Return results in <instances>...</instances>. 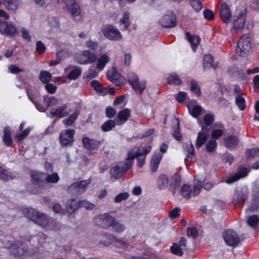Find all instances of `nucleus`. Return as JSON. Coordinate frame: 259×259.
<instances>
[{"mask_svg": "<svg viewBox=\"0 0 259 259\" xmlns=\"http://www.w3.org/2000/svg\"><path fill=\"white\" fill-rule=\"evenodd\" d=\"M75 132L73 129L63 130L59 135V142L61 147H68L72 145Z\"/></svg>", "mask_w": 259, "mask_h": 259, "instance_id": "4", "label": "nucleus"}, {"mask_svg": "<svg viewBox=\"0 0 259 259\" xmlns=\"http://www.w3.org/2000/svg\"><path fill=\"white\" fill-rule=\"evenodd\" d=\"M223 238L229 246H236L240 242V239L237 234L232 230H228L225 231Z\"/></svg>", "mask_w": 259, "mask_h": 259, "instance_id": "11", "label": "nucleus"}, {"mask_svg": "<svg viewBox=\"0 0 259 259\" xmlns=\"http://www.w3.org/2000/svg\"><path fill=\"white\" fill-rule=\"evenodd\" d=\"M190 5L196 12H199L203 8L202 3L199 0H190Z\"/></svg>", "mask_w": 259, "mask_h": 259, "instance_id": "54", "label": "nucleus"}, {"mask_svg": "<svg viewBox=\"0 0 259 259\" xmlns=\"http://www.w3.org/2000/svg\"><path fill=\"white\" fill-rule=\"evenodd\" d=\"M104 35L111 40L118 41L122 38L119 31L114 26L109 25L102 30Z\"/></svg>", "mask_w": 259, "mask_h": 259, "instance_id": "8", "label": "nucleus"}, {"mask_svg": "<svg viewBox=\"0 0 259 259\" xmlns=\"http://www.w3.org/2000/svg\"><path fill=\"white\" fill-rule=\"evenodd\" d=\"M131 116V110L128 108H124L117 114V119L115 120L117 125H121L125 123Z\"/></svg>", "mask_w": 259, "mask_h": 259, "instance_id": "21", "label": "nucleus"}, {"mask_svg": "<svg viewBox=\"0 0 259 259\" xmlns=\"http://www.w3.org/2000/svg\"><path fill=\"white\" fill-rule=\"evenodd\" d=\"M185 34L187 40L191 44L192 50L195 52L197 50L198 46L200 44V37L197 35H192L189 32H186Z\"/></svg>", "mask_w": 259, "mask_h": 259, "instance_id": "29", "label": "nucleus"}, {"mask_svg": "<svg viewBox=\"0 0 259 259\" xmlns=\"http://www.w3.org/2000/svg\"><path fill=\"white\" fill-rule=\"evenodd\" d=\"M250 34H242L237 42L236 51L239 56H246L251 49Z\"/></svg>", "mask_w": 259, "mask_h": 259, "instance_id": "1", "label": "nucleus"}, {"mask_svg": "<svg viewBox=\"0 0 259 259\" xmlns=\"http://www.w3.org/2000/svg\"><path fill=\"white\" fill-rule=\"evenodd\" d=\"M249 170L246 167H239L238 168V170L236 174L239 176V179L246 177L247 175Z\"/></svg>", "mask_w": 259, "mask_h": 259, "instance_id": "58", "label": "nucleus"}, {"mask_svg": "<svg viewBox=\"0 0 259 259\" xmlns=\"http://www.w3.org/2000/svg\"><path fill=\"white\" fill-rule=\"evenodd\" d=\"M245 23V16L243 14H240L237 19L234 21L233 28L238 31L244 28Z\"/></svg>", "mask_w": 259, "mask_h": 259, "instance_id": "34", "label": "nucleus"}, {"mask_svg": "<svg viewBox=\"0 0 259 259\" xmlns=\"http://www.w3.org/2000/svg\"><path fill=\"white\" fill-rule=\"evenodd\" d=\"M214 121V116L212 114L207 113L203 117V122L205 125V127L211 125Z\"/></svg>", "mask_w": 259, "mask_h": 259, "instance_id": "53", "label": "nucleus"}, {"mask_svg": "<svg viewBox=\"0 0 259 259\" xmlns=\"http://www.w3.org/2000/svg\"><path fill=\"white\" fill-rule=\"evenodd\" d=\"M79 115V111L75 110L73 113L71 114L66 119H64L63 121V123L67 126H71L75 122Z\"/></svg>", "mask_w": 259, "mask_h": 259, "instance_id": "43", "label": "nucleus"}, {"mask_svg": "<svg viewBox=\"0 0 259 259\" xmlns=\"http://www.w3.org/2000/svg\"><path fill=\"white\" fill-rule=\"evenodd\" d=\"M258 217L257 215L255 214L250 216L247 220L248 225L253 228L255 227L258 224Z\"/></svg>", "mask_w": 259, "mask_h": 259, "instance_id": "57", "label": "nucleus"}, {"mask_svg": "<svg viewBox=\"0 0 259 259\" xmlns=\"http://www.w3.org/2000/svg\"><path fill=\"white\" fill-rule=\"evenodd\" d=\"M45 180L48 183H56L59 180V177L57 172H53L51 175H48Z\"/></svg>", "mask_w": 259, "mask_h": 259, "instance_id": "55", "label": "nucleus"}, {"mask_svg": "<svg viewBox=\"0 0 259 259\" xmlns=\"http://www.w3.org/2000/svg\"><path fill=\"white\" fill-rule=\"evenodd\" d=\"M178 125L177 128L172 133L173 137L178 141H181L182 140V136L180 133V122L179 121H178L177 122Z\"/></svg>", "mask_w": 259, "mask_h": 259, "instance_id": "60", "label": "nucleus"}, {"mask_svg": "<svg viewBox=\"0 0 259 259\" xmlns=\"http://www.w3.org/2000/svg\"><path fill=\"white\" fill-rule=\"evenodd\" d=\"M202 110V108L200 105H195L190 111V113L193 117L197 118L201 114Z\"/></svg>", "mask_w": 259, "mask_h": 259, "instance_id": "56", "label": "nucleus"}, {"mask_svg": "<svg viewBox=\"0 0 259 259\" xmlns=\"http://www.w3.org/2000/svg\"><path fill=\"white\" fill-rule=\"evenodd\" d=\"M0 4L7 9L15 11L19 7L20 2L19 0H0Z\"/></svg>", "mask_w": 259, "mask_h": 259, "instance_id": "30", "label": "nucleus"}, {"mask_svg": "<svg viewBox=\"0 0 259 259\" xmlns=\"http://www.w3.org/2000/svg\"><path fill=\"white\" fill-rule=\"evenodd\" d=\"M76 60L77 62L80 64H91L97 60V56L90 51L85 50L76 56Z\"/></svg>", "mask_w": 259, "mask_h": 259, "instance_id": "7", "label": "nucleus"}, {"mask_svg": "<svg viewBox=\"0 0 259 259\" xmlns=\"http://www.w3.org/2000/svg\"><path fill=\"white\" fill-rule=\"evenodd\" d=\"M181 195L187 199H189L192 195V188L190 185L184 184L180 190Z\"/></svg>", "mask_w": 259, "mask_h": 259, "instance_id": "41", "label": "nucleus"}, {"mask_svg": "<svg viewBox=\"0 0 259 259\" xmlns=\"http://www.w3.org/2000/svg\"><path fill=\"white\" fill-rule=\"evenodd\" d=\"M204 18L207 20L211 21L214 18V13L210 10L206 9L203 11Z\"/></svg>", "mask_w": 259, "mask_h": 259, "instance_id": "64", "label": "nucleus"}, {"mask_svg": "<svg viewBox=\"0 0 259 259\" xmlns=\"http://www.w3.org/2000/svg\"><path fill=\"white\" fill-rule=\"evenodd\" d=\"M31 128L30 127H27L21 133L16 134L15 138L17 140V142H20L24 140L27 136L29 135L30 132Z\"/></svg>", "mask_w": 259, "mask_h": 259, "instance_id": "51", "label": "nucleus"}, {"mask_svg": "<svg viewBox=\"0 0 259 259\" xmlns=\"http://www.w3.org/2000/svg\"><path fill=\"white\" fill-rule=\"evenodd\" d=\"M2 140L6 146L10 147L12 146L13 140L11 137V132L9 126H6L4 128Z\"/></svg>", "mask_w": 259, "mask_h": 259, "instance_id": "32", "label": "nucleus"}, {"mask_svg": "<svg viewBox=\"0 0 259 259\" xmlns=\"http://www.w3.org/2000/svg\"><path fill=\"white\" fill-rule=\"evenodd\" d=\"M157 186L159 190L165 189L168 184L167 177L165 175H160L157 180Z\"/></svg>", "mask_w": 259, "mask_h": 259, "instance_id": "44", "label": "nucleus"}, {"mask_svg": "<svg viewBox=\"0 0 259 259\" xmlns=\"http://www.w3.org/2000/svg\"><path fill=\"white\" fill-rule=\"evenodd\" d=\"M68 69H73L67 75L70 80H76L81 75L82 70L79 67L70 66Z\"/></svg>", "mask_w": 259, "mask_h": 259, "instance_id": "31", "label": "nucleus"}, {"mask_svg": "<svg viewBox=\"0 0 259 259\" xmlns=\"http://www.w3.org/2000/svg\"><path fill=\"white\" fill-rule=\"evenodd\" d=\"M120 74L117 72L115 67H113L110 71L107 73L108 79L116 86L120 85V82L119 80Z\"/></svg>", "mask_w": 259, "mask_h": 259, "instance_id": "26", "label": "nucleus"}, {"mask_svg": "<svg viewBox=\"0 0 259 259\" xmlns=\"http://www.w3.org/2000/svg\"><path fill=\"white\" fill-rule=\"evenodd\" d=\"M235 103L241 111H244L246 107L245 99L240 95H237L235 98Z\"/></svg>", "mask_w": 259, "mask_h": 259, "instance_id": "47", "label": "nucleus"}, {"mask_svg": "<svg viewBox=\"0 0 259 259\" xmlns=\"http://www.w3.org/2000/svg\"><path fill=\"white\" fill-rule=\"evenodd\" d=\"M128 82L132 86L133 90L136 92H138L140 95L142 94L146 87V81L145 80L140 81L138 75L135 74L128 75Z\"/></svg>", "mask_w": 259, "mask_h": 259, "instance_id": "6", "label": "nucleus"}, {"mask_svg": "<svg viewBox=\"0 0 259 259\" xmlns=\"http://www.w3.org/2000/svg\"><path fill=\"white\" fill-rule=\"evenodd\" d=\"M160 25L164 28H172L177 25V17L172 11L167 12L160 20Z\"/></svg>", "mask_w": 259, "mask_h": 259, "instance_id": "9", "label": "nucleus"}, {"mask_svg": "<svg viewBox=\"0 0 259 259\" xmlns=\"http://www.w3.org/2000/svg\"><path fill=\"white\" fill-rule=\"evenodd\" d=\"M35 219V223L44 228H46L49 226V219L48 218L42 213H39L38 217H33Z\"/></svg>", "mask_w": 259, "mask_h": 259, "instance_id": "36", "label": "nucleus"}, {"mask_svg": "<svg viewBox=\"0 0 259 259\" xmlns=\"http://www.w3.org/2000/svg\"><path fill=\"white\" fill-rule=\"evenodd\" d=\"M162 158V155L160 152H155L154 153L150 162V167L152 172L157 171Z\"/></svg>", "mask_w": 259, "mask_h": 259, "instance_id": "27", "label": "nucleus"}, {"mask_svg": "<svg viewBox=\"0 0 259 259\" xmlns=\"http://www.w3.org/2000/svg\"><path fill=\"white\" fill-rule=\"evenodd\" d=\"M116 114V111L112 107L108 106L106 108L105 115L107 117L111 119Z\"/></svg>", "mask_w": 259, "mask_h": 259, "instance_id": "59", "label": "nucleus"}, {"mask_svg": "<svg viewBox=\"0 0 259 259\" xmlns=\"http://www.w3.org/2000/svg\"><path fill=\"white\" fill-rule=\"evenodd\" d=\"M44 101L48 107L54 106L58 103L57 98L53 97H49V96H44Z\"/></svg>", "mask_w": 259, "mask_h": 259, "instance_id": "50", "label": "nucleus"}, {"mask_svg": "<svg viewBox=\"0 0 259 259\" xmlns=\"http://www.w3.org/2000/svg\"><path fill=\"white\" fill-rule=\"evenodd\" d=\"M129 197V195L127 192L120 193L117 195L114 198V202L119 203L122 200H126Z\"/></svg>", "mask_w": 259, "mask_h": 259, "instance_id": "62", "label": "nucleus"}, {"mask_svg": "<svg viewBox=\"0 0 259 259\" xmlns=\"http://www.w3.org/2000/svg\"><path fill=\"white\" fill-rule=\"evenodd\" d=\"M111 228H112V229L114 232L117 233H121L125 229V227L123 224H120L116 221H115V223H114L113 225L112 226Z\"/></svg>", "mask_w": 259, "mask_h": 259, "instance_id": "61", "label": "nucleus"}, {"mask_svg": "<svg viewBox=\"0 0 259 259\" xmlns=\"http://www.w3.org/2000/svg\"><path fill=\"white\" fill-rule=\"evenodd\" d=\"M213 58L210 54H206L203 58V68L204 69H209L212 66Z\"/></svg>", "mask_w": 259, "mask_h": 259, "instance_id": "46", "label": "nucleus"}, {"mask_svg": "<svg viewBox=\"0 0 259 259\" xmlns=\"http://www.w3.org/2000/svg\"><path fill=\"white\" fill-rule=\"evenodd\" d=\"M202 132L198 134L197 137L196 147L197 149L200 148L206 141L207 135L209 133V128L202 125L201 127Z\"/></svg>", "mask_w": 259, "mask_h": 259, "instance_id": "19", "label": "nucleus"}, {"mask_svg": "<svg viewBox=\"0 0 259 259\" xmlns=\"http://www.w3.org/2000/svg\"><path fill=\"white\" fill-rule=\"evenodd\" d=\"M10 252L15 257H20L24 254L28 250V245L22 241H15L11 244Z\"/></svg>", "mask_w": 259, "mask_h": 259, "instance_id": "10", "label": "nucleus"}, {"mask_svg": "<svg viewBox=\"0 0 259 259\" xmlns=\"http://www.w3.org/2000/svg\"><path fill=\"white\" fill-rule=\"evenodd\" d=\"M183 249L177 243H173L170 247L171 253L179 256H182L183 255Z\"/></svg>", "mask_w": 259, "mask_h": 259, "instance_id": "49", "label": "nucleus"}, {"mask_svg": "<svg viewBox=\"0 0 259 259\" xmlns=\"http://www.w3.org/2000/svg\"><path fill=\"white\" fill-rule=\"evenodd\" d=\"M239 139L234 135H230L224 139V142L226 147L230 149H235L239 144Z\"/></svg>", "mask_w": 259, "mask_h": 259, "instance_id": "23", "label": "nucleus"}, {"mask_svg": "<svg viewBox=\"0 0 259 259\" xmlns=\"http://www.w3.org/2000/svg\"><path fill=\"white\" fill-rule=\"evenodd\" d=\"M191 91L193 92L197 97H200L201 96L200 88L197 81L194 80H192L191 81Z\"/></svg>", "mask_w": 259, "mask_h": 259, "instance_id": "52", "label": "nucleus"}, {"mask_svg": "<svg viewBox=\"0 0 259 259\" xmlns=\"http://www.w3.org/2000/svg\"><path fill=\"white\" fill-rule=\"evenodd\" d=\"M91 183V180L88 179L86 180H81L79 182H75L68 187V191L72 192V190H75L76 192H84L85 187Z\"/></svg>", "mask_w": 259, "mask_h": 259, "instance_id": "16", "label": "nucleus"}, {"mask_svg": "<svg viewBox=\"0 0 259 259\" xmlns=\"http://www.w3.org/2000/svg\"><path fill=\"white\" fill-rule=\"evenodd\" d=\"M83 147L88 150H98L100 146L103 144V140H97L88 137H83L82 139Z\"/></svg>", "mask_w": 259, "mask_h": 259, "instance_id": "14", "label": "nucleus"}, {"mask_svg": "<svg viewBox=\"0 0 259 259\" xmlns=\"http://www.w3.org/2000/svg\"><path fill=\"white\" fill-rule=\"evenodd\" d=\"M0 33L7 36L15 37L18 34L19 31L12 22L0 19Z\"/></svg>", "mask_w": 259, "mask_h": 259, "instance_id": "3", "label": "nucleus"}, {"mask_svg": "<svg viewBox=\"0 0 259 259\" xmlns=\"http://www.w3.org/2000/svg\"><path fill=\"white\" fill-rule=\"evenodd\" d=\"M106 237L107 241H100L99 244L100 245H103L105 246H108L113 243H117L118 245L122 248L127 247L128 244L122 240L121 239H118L116 236L112 234H109L108 233H104L103 234Z\"/></svg>", "mask_w": 259, "mask_h": 259, "instance_id": "13", "label": "nucleus"}, {"mask_svg": "<svg viewBox=\"0 0 259 259\" xmlns=\"http://www.w3.org/2000/svg\"><path fill=\"white\" fill-rule=\"evenodd\" d=\"M46 174L44 172L32 171L30 174L32 183L38 186H41L44 183V178Z\"/></svg>", "mask_w": 259, "mask_h": 259, "instance_id": "24", "label": "nucleus"}, {"mask_svg": "<svg viewBox=\"0 0 259 259\" xmlns=\"http://www.w3.org/2000/svg\"><path fill=\"white\" fill-rule=\"evenodd\" d=\"M67 107V104H64L62 106H61L56 109L54 111L52 110L50 113L53 116H57L60 118H62L68 114V112L65 111Z\"/></svg>", "mask_w": 259, "mask_h": 259, "instance_id": "33", "label": "nucleus"}, {"mask_svg": "<svg viewBox=\"0 0 259 259\" xmlns=\"http://www.w3.org/2000/svg\"><path fill=\"white\" fill-rule=\"evenodd\" d=\"M167 80L168 83L170 85H179L182 83L180 78L176 73L169 74Z\"/></svg>", "mask_w": 259, "mask_h": 259, "instance_id": "45", "label": "nucleus"}, {"mask_svg": "<svg viewBox=\"0 0 259 259\" xmlns=\"http://www.w3.org/2000/svg\"><path fill=\"white\" fill-rule=\"evenodd\" d=\"M120 165H115L112 167L110 170V175L111 178L115 180L120 179L124 176L130 168L124 164L123 162L119 163Z\"/></svg>", "mask_w": 259, "mask_h": 259, "instance_id": "12", "label": "nucleus"}, {"mask_svg": "<svg viewBox=\"0 0 259 259\" xmlns=\"http://www.w3.org/2000/svg\"><path fill=\"white\" fill-rule=\"evenodd\" d=\"M220 16L223 22L229 24L231 22L232 12L229 6L226 3H223L220 6Z\"/></svg>", "mask_w": 259, "mask_h": 259, "instance_id": "15", "label": "nucleus"}, {"mask_svg": "<svg viewBox=\"0 0 259 259\" xmlns=\"http://www.w3.org/2000/svg\"><path fill=\"white\" fill-rule=\"evenodd\" d=\"M217 145V143L216 141L213 140L209 141L206 144V151L208 152H212L216 148Z\"/></svg>", "mask_w": 259, "mask_h": 259, "instance_id": "63", "label": "nucleus"}, {"mask_svg": "<svg viewBox=\"0 0 259 259\" xmlns=\"http://www.w3.org/2000/svg\"><path fill=\"white\" fill-rule=\"evenodd\" d=\"M39 79L43 83H47L52 79V74L47 71H41L39 74Z\"/></svg>", "mask_w": 259, "mask_h": 259, "instance_id": "48", "label": "nucleus"}, {"mask_svg": "<svg viewBox=\"0 0 259 259\" xmlns=\"http://www.w3.org/2000/svg\"><path fill=\"white\" fill-rule=\"evenodd\" d=\"M80 206V201H78L75 199H68L66 206V211L68 213L71 214Z\"/></svg>", "mask_w": 259, "mask_h": 259, "instance_id": "28", "label": "nucleus"}, {"mask_svg": "<svg viewBox=\"0 0 259 259\" xmlns=\"http://www.w3.org/2000/svg\"><path fill=\"white\" fill-rule=\"evenodd\" d=\"M90 85L93 90L99 95L105 96L107 95V87H104L97 80L94 79L91 81Z\"/></svg>", "mask_w": 259, "mask_h": 259, "instance_id": "25", "label": "nucleus"}, {"mask_svg": "<svg viewBox=\"0 0 259 259\" xmlns=\"http://www.w3.org/2000/svg\"><path fill=\"white\" fill-rule=\"evenodd\" d=\"M59 4L65 3L66 8L70 12L75 21L81 20L80 6L76 2V0H57Z\"/></svg>", "mask_w": 259, "mask_h": 259, "instance_id": "2", "label": "nucleus"}, {"mask_svg": "<svg viewBox=\"0 0 259 259\" xmlns=\"http://www.w3.org/2000/svg\"><path fill=\"white\" fill-rule=\"evenodd\" d=\"M249 195V191L247 188L241 187L235 190L233 198V203L234 205H243L247 200Z\"/></svg>", "mask_w": 259, "mask_h": 259, "instance_id": "5", "label": "nucleus"}, {"mask_svg": "<svg viewBox=\"0 0 259 259\" xmlns=\"http://www.w3.org/2000/svg\"><path fill=\"white\" fill-rule=\"evenodd\" d=\"M138 157H140V148L138 147H135L128 152L126 158L122 162L127 166V167L131 168L134 164V160Z\"/></svg>", "mask_w": 259, "mask_h": 259, "instance_id": "18", "label": "nucleus"}, {"mask_svg": "<svg viewBox=\"0 0 259 259\" xmlns=\"http://www.w3.org/2000/svg\"><path fill=\"white\" fill-rule=\"evenodd\" d=\"M15 176L9 170L4 168L0 165V180L3 181H7L9 180H13Z\"/></svg>", "mask_w": 259, "mask_h": 259, "instance_id": "39", "label": "nucleus"}, {"mask_svg": "<svg viewBox=\"0 0 259 259\" xmlns=\"http://www.w3.org/2000/svg\"><path fill=\"white\" fill-rule=\"evenodd\" d=\"M116 125L117 122L115 120L108 119L102 124L101 128L103 132H107L111 131Z\"/></svg>", "mask_w": 259, "mask_h": 259, "instance_id": "42", "label": "nucleus"}, {"mask_svg": "<svg viewBox=\"0 0 259 259\" xmlns=\"http://www.w3.org/2000/svg\"><path fill=\"white\" fill-rule=\"evenodd\" d=\"M109 61L110 58L106 54L101 55L97 61V68L100 71L102 70Z\"/></svg>", "mask_w": 259, "mask_h": 259, "instance_id": "38", "label": "nucleus"}, {"mask_svg": "<svg viewBox=\"0 0 259 259\" xmlns=\"http://www.w3.org/2000/svg\"><path fill=\"white\" fill-rule=\"evenodd\" d=\"M23 213L25 217L35 222V219L33 217L36 218L39 214V212L33 208H24L23 209Z\"/></svg>", "mask_w": 259, "mask_h": 259, "instance_id": "40", "label": "nucleus"}, {"mask_svg": "<svg viewBox=\"0 0 259 259\" xmlns=\"http://www.w3.org/2000/svg\"><path fill=\"white\" fill-rule=\"evenodd\" d=\"M181 182V177L180 175L176 172L171 178L169 190L175 195L177 190L180 188Z\"/></svg>", "mask_w": 259, "mask_h": 259, "instance_id": "20", "label": "nucleus"}, {"mask_svg": "<svg viewBox=\"0 0 259 259\" xmlns=\"http://www.w3.org/2000/svg\"><path fill=\"white\" fill-rule=\"evenodd\" d=\"M100 220L102 221L100 225L103 228L111 227L114 223H115V221L113 217L107 213H104L103 215H101L100 217Z\"/></svg>", "mask_w": 259, "mask_h": 259, "instance_id": "22", "label": "nucleus"}, {"mask_svg": "<svg viewBox=\"0 0 259 259\" xmlns=\"http://www.w3.org/2000/svg\"><path fill=\"white\" fill-rule=\"evenodd\" d=\"M252 198V200L249 205L248 209L253 212L259 209V184L253 188Z\"/></svg>", "mask_w": 259, "mask_h": 259, "instance_id": "17", "label": "nucleus"}, {"mask_svg": "<svg viewBox=\"0 0 259 259\" xmlns=\"http://www.w3.org/2000/svg\"><path fill=\"white\" fill-rule=\"evenodd\" d=\"M185 150L188 153L185 159V164L187 166L188 164H190L192 161V158L191 156H192L194 154L195 149L193 145L191 143L189 145L187 144V145L185 147Z\"/></svg>", "mask_w": 259, "mask_h": 259, "instance_id": "37", "label": "nucleus"}, {"mask_svg": "<svg viewBox=\"0 0 259 259\" xmlns=\"http://www.w3.org/2000/svg\"><path fill=\"white\" fill-rule=\"evenodd\" d=\"M130 15L128 12H123V17L120 20V27L121 30H127L128 29L130 26Z\"/></svg>", "mask_w": 259, "mask_h": 259, "instance_id": "35", "label": "nucleus"}]
</instances>
